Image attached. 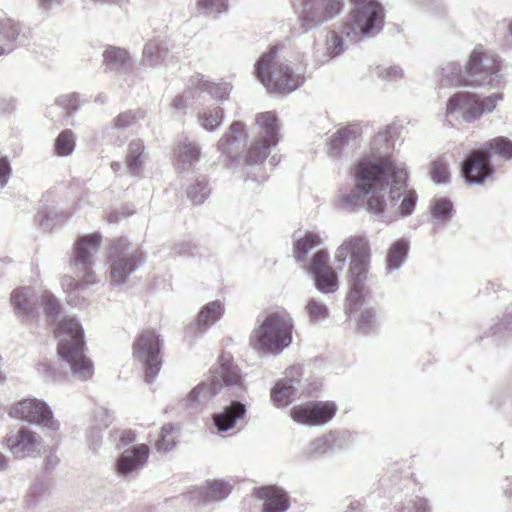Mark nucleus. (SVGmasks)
I'll use <instances>...</instances> for the list:
<instances>
[{
    "label": "nucleus",
    "mask_w": 512,
    "mask_h": 512,
    "mask_svg": "<svg viewBox=\"0 0 512 512\" xmlns=\"http://www.w3.org/2000/svg\"><path fill=\"white\" fill-rule=\"evenodd\" d=\"M392 129L388 126L375 135L370 144L371 154L356 163L354 182L357 194L339 198L338 207L342 210H356L362 203L361 198L368 196L366 209L377 216L386 217V212L392 208L401 217L410 216L414 212L417 193L407 188V171L389 156Z\"/></svg>",
    "instance_id": "obj_1"
},
{
    "label": "nucleus",
    "mask_w": 512,
    "mask_h": 512,
    "mask_svg": "<svg viewBox=\"0 0 512 512\" xmlns=\"http://www.w3.org/2000/svg\"><path fill=\"white\" fill-rule=\"evenodd\" d=\"M352 8L341 23L334 24L326 39L330 59L342 54L350 44L374 37L384 26V8L378 0H349Z\"/></svg>",
    "instance_id": "obj_2"
},
{
    "label": "nucleus",
    "mask_w": 512,
    "mask_h": 512,
    "mask_svg": "<svg viewBox=\"0 0 512 512\" xmlns=\"http://www.w3.org/2000/svg\"><path fill=\"white\" fill-rule=\"evenodd\" d=\"M350 255L349 294L347 312L357 311L363 304L366 294V280L370 260L368 239L363 235H354L345 240L335 252V261L342 269Z\"/></svg>",
    "instance_id": "obj_3"
},
{
    "label": "nucleus",
    "mask_w": 512,
    "mask_h": 512,
    "mask_svg": "<svg viewBox=\"0 0 512 512\" xmlns=\"http://www.w3.org/2000/svg\"><path fill=\"white\" fill-rule=\"evenodd\" d=\"M58 340L57 355L73 377L86 381L94 372L92 361L84 353V330L76 317H63L54 330Z\"/></svg>",
    "instance_id": "obj_4"
},
{
    "label": "nucleus",
    "mask_w": 512,
    "mask_h": 512,
    "mask_svg": "<svg viewBox=\"0 0 512 512\" xmlns=\"http://www.w3.org/2000/svg\"><path fill=\"white\" fill-rule=\"evenodd\" d=\"M223 387L232 390L235 397H241L246 391L240 368L225 355L219 358V368L183 399V405L189 409H197L216 396Z\"/></svg>",
    "instance_id": "obj_5"
},
{
    "label": "nucleus",
    "mask_w": 512,
    "mask_h": 512,
    "mask_svg": "<svg viewBox=\"0 0 512 512\" xmlns=\"http://www.w3.org/2000/svg\"><path fill=\"white\" fill-rule=\"evenodd\" d=\"M254 74L272 93H291L304 82L300 73L294 72L288 63L279 60L277 46L270 47L258 58Z\"/></svg>",
    "instance_id": "obj_6"
},
{
    "label": "nucleus",
    "mask_w": 512,
    "mask_h": 512,
    "mask_svg": "<svg viewBox=\"0 0 512 512\" xmlns=\"http://www.w3.org/2000/svg\"><path fill=\"white\" fill-rule=\"evenodd\" d=\"M493 155L505 160L512 159V141L504 136L485 142L479 149L470 152L461 162V175L468 184H482L494 174Z\"/></svg>",
    "instance_id": "obj_7"
},
{
    "label": "nucleus",
    "mask_w": 512,
    "mask_h": 512,
    "mask_svg": "<svg viewBox=\"0 0 512 512\" xmlns=\"http://www.w3.org/2000/svg\"><path fill=\"white\" fill-rule=\"evenodd\" d=\"M231 88L229 83L208 82L204 81L202 76L197 75L194 89H197V101L201 105L197 118L203 129L212 132L222 123L224 110L219 103L228 99Z\"/></svg>",
    "instance_id": "obj_8"
},
{
    "label": "nucleus",
    "mask_w": 512,
    "mask_h": 512,
    "mask_svg": "<svg viewBox=\"0 0 512 512\" xmlns=\"http://www.w3.org/2000/svg\"><path fill=\"white\" fill-rule=\"evenodd\" d=\"M101 245L100 234H88L79 236L74 243L72 256L69 261L71 270L82 278L76 280L72 277L66 278L69 289L79 291L96 282L94 273V256Z\"/></svg>",
    "instance_id": "obj_9"
},
{
    "label": "nucleus",
    "mask_w": 512,
    "mask_h": 512,
    "mask_svg": "<svg viewBox=\"0 0 512 512\" xmlns=\"http://www.w3.org/2000/svg\"><path fill=\"white\" fill-rule=\"evenodd\" d=\"M292 321L286 316L269 314L250 336V345L259 351L279 354L292 342Z\"/></svg>",
    "instance_id": "obj_10"
},
{
    "label": "nucleus",
    "mask_w": 512,
    "mask_h": 512,
    "mask_svg": "<svg viewBox=\"0 0 512 512\" xmlns=\"http://www.w3.org/2000/svg\"><path fill=\"white\" fill-rule=\"evenodd\" d=\"M145 262L144 253L125 238L115 240L109 249V276L113 285H122Z\"/></svg>",
    "instance_id": "obj_11"
},
{
    "label": "nucleus",
    "mask_w": 512,
    "mask_h": 512,
    "mask_svg": "<svg viewBox=\"0 0 512 512\" xmlns=\"http://www.w3.org/2000/svg\"><path fill=\"white\" fill-rule=\"evenodd\" d=\"M344 0H298L295 4L297 24L307 33L332 21L344 9Z\"/></svg>",
    "instance_id": "obj_12"
},
{
    "label": "nucleus",
    "mask_w": 512,
    "mask_h": 512,
    "mask_svg": "<svg viewBox=\"0 0 512 512\" xmlns=\"http://www.w3.org/2000/svg\"><path fill=\"white\" fill-rule=\"evenodd\" d=\"M500 69V58L482 46H477L465 64L466 86H495L500 82Z\"/></svg>",
    "instance_id": "obj_13"
},
{
    "label": "nucleus",
    "mask_w": 512,
    "mask_h": 512,
    "mask_svg": "<svg viewBox=\"0 0 512 512\" xmlns=\"http://www.w3.org/2000/svg\"><path fill=\"white\" fill-rule=\"evenodd\" d=\"M501 99L498 94H492L479 99L476 94L470 92H457L449 97L446 106L447 116L458 114L463 121L472 123L484 113L492 112Z\"/></svg>",
    "instance_id": "obj_14"
},
{
    "label": "nucleus",
    "mask_w": 512,
    "mask_h": 512,
    "mask_svg": "<svg viewBox=\"0 0 512 512\" xmlns=\"http://www.w3.org/2000/svg\"><path fill=\"white\" fill-rule=\"evenodd\" d=\"M163 340L155 330H144L133 344V357L143 364L145 381L151 383L162 366Z\"/></svg>",
    "instance_id": "obj_15"
},
{
    "label": "nucleus",
    "mask_w": 512,
    "mask_h": 512,
    "mask_svg": "<svg viewBox=\"0 0 512 512\" xmlns=\"http://www.w3.org/2000/svg\"><path fill=\"white\" fill-rule=\"evenodd\" d=\"M256 123L263 130L262 140H257L247 151L245 162L254 165L264 161L269 155L272 146H275L279 138V126L276 116L271 112L260 113L256 117Z\"/></svg>",
    "instance_id": "obj_16"
},
{
    "label": "nucleus",
    "mask_w": 512,
    "mask_h": 512,
    "mask_svg": "<svg viewBox=\"0 0 512 512\" xmlns=\"http://www.w3.org/2000/svg\"><path fill=\"white\" fill-rule=\"evenodd\" d=\"M9 415L54 432L60 426L59 422L54 420L53 413L47 403L36 398H26L16 403L10 408Z\"/></svg>",
    "instance_id": "obj_17"
},
{
    "label": "nucleus",
    "mask_w": 512,
    "mask_h": 512,
    "mask_svg": "<svg viewBox=\"0 0 512 512\" xmlns=\"http://www.w3.org/2000/svg\"><path fill=\"white\" fill-rule=\"evenodd\" d=\"M337 406L332 401H309L290 410L292 419L308 426L324 425L335 415Z\"/></svg>",
    "instance_id": "obj_18"
},
{
    "label": "nucleus",
    "mask_w": 512,
    "mask_h": 512,
    "mask_svg": "<svg viewBox=\"0 0 512 512\" xmlns=\"http://www.w3.org/2000/svg\"><path fill=\"white\" fill-rule=\"evenodd\" d=\"M307 272L312 276L314 285L321 293L335 292L338 287L336 271L329 266V254L325 250H318L311 257Z\"/></svg>",
    "instance_id": "obj_19"
},
{
    "label": "nucleus",
    "mask_w": 512,
    "mask_h": 512,
    "mask_svg": "<svg viewBox=\"0 0 512 512\" xmlns=\"http://www.w3.org/2000/svg\"><path fill=\"white\" fill-rule=\"evenodd\" d=\"M231 490L232 486L229 482L214 479L207 480L205 485L195 487L182 496L191 502L193 506H200L224 500L231 493Z\"/></svg>",
    "instance_id": "obj_20"
},
{
    "label": "nucleus",
    "mask_w": 512,
    "mask_h": 512,
    "mask_svg": "<svg viewBox=\"0 0 512 512\" xmlns=\"http://www.w3.org/2000/svg\"><path fill=\"white\" fill-rule=\"evenodd\" d=\"M6 444L16 458H25L40 454L43 449L42 438L26 427L6 438Z\"/></svg>",
    "instance_id": "obj_21"
},
{
    "label": "nucleus",
    "mask_w": 512,
    "mask_h": 512,
    "mask_svg": "<svg viewBox=\"0 0 512 512\" xmlns=\"http://www.w3.org/2000/svg\"><path fill=\"white\" fill-rule=\"evenodd\" d=\"M13 312L22 324H31L37 316L39 297L29 287L15 288L10 296Z\"/></svg>",
    "instance_id": "obj_22"
},
{
    "label": "nucleus",
    "mask_w": 512,
    "mask_h": 512,
    "mask_svg": "<svg viewBox=\"0 0 512 512\" xmlns=\"http://www.w3.org/2000/svg\"><path fill=\"white\" fill-rule=\"evenodd\" d=\"M149 457V447L146 444L133 446L125 449L116 461V470L126 476L132 472L141 469Z\"/></svg>",
    "instance_id": "obj_23"
},
{
    "label": "nucleus",
    "mask_w": 512,
    "mask_h": 512,
    "mask_svg": "<svg viewBox=\"0 0 512 512\" xmlns=\"http://www.w3.org/2000/svg\"><path fill=\"white\" fill-rule=\"evenodd\" d=\"M253 495L263 501L262 512H286L289 509L287 493L274 485L254 488Z\"/></svg>",
    "instance_id": "obj_24"
},
{
    "label": "nucleus",
    "mask_w": 512,
    "mask_h": 512,
    "mask_svg": "<svg viewBox=\"0 0 512 512\" xmlns=\"http://www.w3.org/2000/svg\"><path fill=\"white\" fill-rule=\"evenodd\" d=\"M349 438L348 432L331 431L310 442L306 455L308 458H318L327 452L342 448Z\"/></svg>",
    "instance_id": "obj_25"
},
{
    "label": "nucleus",
    "mask_w": 512,
    "mask_h": 512,
    "mask_svg": "<svg viewBox=\"0 0 512 512\" xmlns=\"http://www.w3.org/2000/svg\"><path fill=\"white\" fill-rule=\"evenodd\" d=\"M300 368L290 367L286 371V377L279 380L271 390V399L277 406H286L290 403L298 391L299 380L294 378L299 374Z\"/></svg>",
    "instance_id": "obj_26"
},
{
    "label": "nucleus",
    "mask_w": 512,
    "mask_h": 512,
    "mask_svg": "<svg viewBox=\"0 0 512 512\" xmlns=\"http://www.w3.org/2000/svg\"><path fill=\"white\" fill-rule=\"evenodd\" d=\"M174 155L176 169L189 171L200 160L201 148L197 142L185 138L177 143Z\"/></svg>",
    "instance_id": "obj_27"
},
{
    "label": "nucleus",
    "mask_w": 512,
    "mask_h": 512,
    "mask_svg": "<svg viewBox=\"0 0 512 512\" xmlns=\"http://www.w3.org/2000/svg\"><path fill=\"white\" fill-rule=\"evenodd\" d=\"M246 414V406L237 400L232 401L221 412L215 413L213 423L219 432H227Z\"/></svg>",
    "instance_id": "obj_28"
},
{
    "label": "nucleus",
    "mask_w": 512,
    "mask_h": 512,
    "mask_svg": "<svg viewBox=\"0 0 512 512\" xmlns=\"http://www.w3.org/2000/svg\"><path fill=\"white\" fill-rule=\"evenodd\" d=\"M246 138L245 125L240 121H234L229 127V132L219 140L218 149L232 158L234 154L237 155L241 143H244Z\"/></svg>",
    "instance_id": "obj_29"
},
{
    "label": "nucleus",
    "mask_w": 512,
    "mask_h": 512,
    "mask_svg": "<svg viewBox=\"0 0 512 512\" xmlns=\"http://www.w3.org/2000/svg\"><path fill=\"white\" fill-rule=\"evenodd\" d=\"M169 56V47L165 41H148L142 52L141 65L155 68L163 65Z\"/></svg>",
    "instance_id": "obj_30"
},
{
    "label": "nucleus",
    "mask_w": 512,
    "mask_h": 512,
    "mask_svg": "<svg viewBox=\"0 0 512 512\" xmlns=\"http://www.w3.org/2000/svg\"><path fill=\"white\" fill-rule=\"evenodd\" d=\"M21 24L10 18H0V56L8 55L16 47Z\"/></svg>",
    "instance_id": "obj_31"
},
{
    "label": "nucleus",
    "mask_w": 512,
    "mask_h": 512,
    "mask_svg": "<svg viewBox=\"0 0 512 512\" xmlns=\"http://www.w3.org/2000/svg\"><path fill=\"white\" fill-rule=\"evenodd\" d=\"M359 133L360 128L357 124H350L338 129L332 134L328 142V155L332 158H339L345 146L351 140L356 139Z\"/></svg>",
    "instance_id": "obj_32"
},
{
    "label": "nucleus",
    "mask_w": 512,
    "mask_h": 512,
    "mask_svg": "<svg viewBox=\"0 0 512 512\" xmlns=\"http://www.w3.org/2000/svg\"><path fill=\"white\" fill-rule=\"evenodd\" d=\"M130 64V58L126 50L109 46L103 52V66L105 71L123 72Z\"/></svg>",
    "instance_id": "obj_33"
},
{
    "label": "nucleus",
    "mask_w": 512,
    "mask_h": 512,
    "mask_svg": "<svg viewBox=\"0 0 512 512\" xmlns=\"http://www.w3.org/2000/svg\"><path fill=\"white\" fill-rule=\"evenodd\" d=\"M147 158L148 153L146 152V147L141 140L135 139L129 142L125 156V163L131 174L136 175L144 166Z\"/></svg>",
    "instance_id": "obj_34"
},
{
    "label": "nucleus",
    "mask_w": 512,
    "mask_h": 512,
    "mask_svg": "<svg viewBox=\"0 0 512 512\" xmlns=\"http://www.w3.org/2000/svg\"><path fill=\"white\" fill-rule=\"evenodd\" d=\"M322 240L319 234L313 231H306L302 237L295 240L293 244V255L297 263L305 262L309 252L320 246Z\"/></svg>",
    "instance_id": "obj_35"
},
{
    "label": "nucleus",
    "mask_w": 512,
    "mask_h": 512,
    "mask_svg": "<svg viewBox=\"0 0 512 512\" xmlns=\"http://www.w3.org/2000/svg\"><path fill=\"white\" fill-rule=\"evenodd\" d=\"M224 314L223 304L216 300L203 306L197 319L196 325L202 331H206L211 325L218 321Z\"/></svg>",
    "instance_id": "obj_36"
},
{
    "label": "nucleus",
    "mask_w": 512,
    "mask_h": 512,
    "mask_svg": "<svg viewBox=\"0 0 512 512\" xmlns=\"http://www.w3.org/2000/svg\"><path fill=\"white\" fill-rule=\"evenodd\" d=\"M409 243L405 239L394 242L388 250L386 256V270L393 272L398 270L406 261L408 256Z\"/></svg>",
    "instance_id": "obj_37"
},
{
    "label": "nucleus",
    "mask_w": 512,
    "mask_h": 512,
    "mask_svg": "<svg viewBox=\"0 0 512 512\" xmlns=\"http://www.w3.org/2000/svg\"><path fill=\"white\" fill-rule=\"evenodd\" d=\"M144 116L143 110L139 108L121 112L113 119V128L117 131H125L143 119Z\"/></svg>",
    "instance_id": "obj_38"
},
{
    "label": "nucleus",
    "mask_w": 512,
    "mask_h": 512,
    "mask_svg": "<svg viewBox=\"0 0 512 512\" xmlns=\"http://www.w3.org/2000/svg\"><path fill=\"white\" fill-rule=\"evenodd\" d=\"M50 481L47 477L42 476L36 479L31 485L26 496V502L29 507L35 506L39 501L48 494Z\"/></svg>",
    "instance_id": "obj_39"
},
{
    "label": "nucleus",
    "mask_w": 512,
    "mask_h": 512,
    "mask_svg": "<svg viewBox=\"0 0 512 512\" xmlns=\"http://www.w3.org/2000/svg\"><path fill=\"white\" fill-rule=\"evenodd\" d=\"M211 190L205 177L198 178L195 183L187 189V197L194 205L204 203Z\"/></svg>",
    "instance_id": "obj_40"
},
{
    "label": "nucleus",
    "mask_w": 512,
    "mask_h": 512,
    "mask_svg": "<svg viewBox=\"0 0 512 512\" xmlns=\"http://www.w3.org/2000/svg\"><path fill=\"white\" fill-rule=\"evenodd\" d=\"M441 76L448 83L466 85L465 68L463 69V67L457 62H449L444 67H442Z\"/></svg>",
    "instance_id": "obj_41"
},
{
    "label": "nucleus",
    "mask_w": 512,
    "mask_h": 512,
    "mask_svg": "<svg viewBox=\"0 0 512 512\" xmlns=\"http://www.w3.org/2000/svg\"><path fill=\"white\" fill-rule=\"evenodd\" d=\"M54 149L59 156L71 154L75 149L74 133L69 129L62 131L55 140Z\"/></svg>",
    "instance_id": "obj_42"
},
{
    "label": "nucleus",
    "mask_w": 512,
    "mask_h": 512,
    "mask_svg": "<svg viewBox=\"0 0 512 512\" xmlns=\"http://www.w3.org/2000/svg\"><path fill=\"white\" fill-rule=\"evenodd\" d=\"M448 161L444 157H438L431 162L430 175L436 184H444L449 181Z\"/></svg>",
    "instance_id": "obj_43"
},
{
    "label": "nucleus",
    "mask_w": 512,
    "mask_h": 512,
    "mask_svg": "<svg viewBox=\"0 0 512 512\" xmlns=\"http://www.w3.org/2000/svg\"><path fill=\"white\" fill-rule=\"evenodd\" d=\"M431 214L433 218L445 222L451 220L453 216V203L446 197L435 199Z\"/></svg>",
    "instance_id": "obj_44"
},
{
    "label": "nucleus",
    "mask_w": 512,
    "mask_h": 512,
    "mask_svg": "<svg viewBox=\"0 0 512 512\" xmlns=\"http://www.w3.org/2000/svg\"><path fill=\"white\" fill-rule=\"evenodd\" d=\"M39 300L45 315L52 320H56L61 312V304L58 299L52 293L45 291Z\"/></svg>",
    "instance_id": "obj_45"
},
{
    "label": "nucleus",
    "mask_w": 512,
    "mask_h": 512,
    "mask_svg": "<svg viewBox=\"0 0 512 512\" xmlns=\"http://www.w3.org/2000/svg\"><path fill=\"white\" fill-rule=\"evenodd\" d=\"M305 310L308 314L310 322L313 324L326 319L329 315L326 305L314 298L308 300L305 306Z\"/></svg>",
    "instance_id": "obj_46"
},
{
    "label": "nucleus",
    "mask_w": 512,
    "mask_h": 512,
    "mask_svg": "<svg viewBox=\"0 0 512 512\" xmlns=\"http://www.w3.org/2000/svg\"><path fill=\"white\" fill-rule=\"evenodd\" d=\"M396 512H429L428 500L418 496L411 497L405 503L395 505Z\"/></svg>",
    "instance_id": "obj_47"
},
{
    "label": "nucleus",
    "mask_w": 512,
    "mask_h": 512,
    "mask_svg": "<svg viewBox=\"0 0 512 512\" xmlns=\"http://www.w3.org/2000/svg\"><path fill=\"white\" fill-rule=\"evenodd\" d=\"M64 219L63 215H58L56 212L47 209L39 211L35 217V221L44 231H51L54 226Z\"/></svg>",
    "instance_id": "obj_48"
},
{
    "label": "nucleus",
    "mask_w": 512,
    "mask_h": 512,
    "mask_svg": "<svg viewBox=\"0 0 512 512\" xmlns=\"http://www.w3.org/2000/svg\"><path fill=\"white\" fill-rule=\"evenodd\" d=\"M174 430V426L170 423L165 424L160 432L159 438L156 441L157 451L167 452L175 446L174 438L171 437V433Z\"/></svg>",
    "instance_id": "obj_49"
},
{
    "label": "nucleus",
    "mask_w": 512,
    "mask_h": 512,
    "mask_svg": "<svg viewBox=\"0 0 512 512\" xmlns=\"http://www.w3.org/2000/svg\"><path fill=\"white\" fill-rule=\"evenodd\" d=\"M198 8L204 14L222 13L228 8V0H198Z\"/></svg>",
    "instance_id": "obj_50"
},
{
    "label": "nucleus",
    "mask_w": 512,
    "mask_h": 512,
    "mask_svg": "<svg viewBox=\"0 0 512 512\" xmlns=\"http://www.w3.org/2000/svg\"><path fill=\"white\" fill-rule=\"evenodd\" d=\"M376 313L374 309L367 308L361 311L359 320H358V326L359 329L364 333L368 334L369 332L373 331L376 327Z\"/></svg>",
    "instance_id": "obj_51"
},
{
    "label": "nucleus",
    "mask_w": 512,
    "mask_h": 512,
    "mask_svg": "<svg viewBox=\"0 0 512 512\" xmlns=\"http://www.w3.org/2000/svg\"><path fill=\"white\" fill-rule=\"evenodd\" d=\"M56 104L67 111L71 115L78 111L80 107V99L78 93H71L68 95H61L56 99Z\"/></svg>",
    "instance_id": "obj_52"
},
{
    "label": "nucleus",
    "mask_w": 512,
    "mask_h": 512,
    "mask_svg": "<svg viewBox=\"0 0 512 512\" xmlns=\"http://www.w3.org/2000/svg\"><path fill=\"white\" fill-rule=\"evenodd\" d=\"M191 82V85L181 95H178L174 98L172 106L176 110H182L190 101L194 99L197 100V89H194V80L192 79Z\"/></svg>",
    "instance_id": "obj_53"
},
{
    "label": "nucleus",
    "mask_w": 512,
    "mask_h": 512,
    "mask_svg": "<svg viewBox=\"0 0 512 512\" xmlns=\"http://www.w3.org/2000/svg\"><path fill=\"white\" fill-rule=\"evenodd\" d=\"M172 252L177 256H196L198 254V246L190 240L177 241Z\"/></svg>",
    "instance_id": "obj_54"
},
{
    "label": "nucleus",
    "mask_w": 512,
    "mask_h": 512,
    "mask_svg": "<svg viewBox=\"0 0 512 512\" xmlns=\"http://www.w3.org/2000/svg\"><path fill=\"white\" fill-rule=\"evenodd\" d=\"M377 76L385 81L395 82L403 77V71L398 66L378 67Z\"/></svg>",
    "instance_id": "obj_55"
},
{
    "label": "nucleus",
    "mask_w": 512,
    "mask_h": 512,
    "mask_svg": "<svg viewBox=\"0 0 512 512\" xmlns=\"http://www.w3.org/2000/svg\"><path fill=\"white\" fill-rule=\"evenodd\" d=\"M94 421L97 428L106 429L113 422V413L104 407H98L94 410Z\"/></svg>",
    "instance_id": "obj_56"
},
{
    "label": "nucleus",
    "mask_w": 512,
    "mask_h": 512,
    "mask_svg": "<svg viewBox=\"0 0 512 512\" xmlns=\"http://www.w3.org/2000/svg\"><path fill=\"white\" fill-rule=\"evenodd\" d=\"M37 370L46 381H57L61 376L57 368L50 362H40L37 365Z\"/></svg>",
    "instance_id": "obj_57"
},
{
    "label": "nucleus",
    "mask_w": 512,
    "mask_h": 512,
    "mask_svg": "<svg viewBox=\"0 0 512 512\" xmlns=\"http://www.w3.org/2000/svg\"><path fill=\"white\" fill-rule=\"evenodd\" d=\"M103 429L97 428L96 426L90 427L87 433V441L89 444V447L93 451H97L101 446V439H102V432Z\"/></svg>",
    "instance_id": "obj_58"
},
{
    "label": "nucleus",
    "mask_w": 512,
    "mask_h": 512,
    "mask_svg": "<svg viewBox=\"0 0 512 512\" xmlns=\"http://www.w3.org/2000/svg\"><path fill=\"white\" fill-rule=\"evenodd\" d=\"M11 166L8 158L6 156H0V188H3L10 176H11Z\"/></svg>",
    "instance_id": "obj_59"
},
{
    "label": "nucleus",
    "mask_w": 512,
    "mask_h": 512,
    "mask_svg": "<svg viewBox=\"0 0 512 512\" xmlns=\"http://www.w3.org/2000/svg\"><path fill=\"white\" fill-rule=\"evenodd\" d=\"M63 3V0H38L39 8L43 11H49L59 7Z\"/></svg>",
    "instance_id": "obj_60"
},
{
    "label": "nucleus",
    "mask_w": 512,
    "mask_h": 512,
    "mask_svg": "<svg viewBox=\"0 0 512 512\" xmlns=\"http://www.w3.org/2000/svg\"><path fill=\"white\" fill-rule=\"evenodd\" d=\"M136 435L133 431H124L120 437V442L123 446H127L135 441Z\"/></svg>",
    "instance_id": "obj_61"
},
{
    "label": "nucleus",
    "mask_w": 512,
    "mask_h": 512,
    "mask_svg": "<svg viewBox=\"0 0 512 512\" xmlns=\"http://www.w3.org/2000/svg\"><path fill=\"white\" fill-rule=\"evenodd\" d=\"M59 463V458L56 455H48L44 460L46 470L54 469Z\"/></svg>",
    "instance_id": "obj_62"
},
{
    "label": "nucleus",
    "mask_w": 512,
    "mask_h": 512,
    "mask_svg": "<svg viewBox=\"0 0 512 512\" xmlns=\"http://www.w3.org/2000/svg\"><path fill=\"white\" fill-rule=\"evenodd\" d=\"M509 400V396L507 394H499L495 396L492 400V404L497 408L501 409L503 405H505Z\"/></svg>",
    "instance_id": "obj_63"
},
{
    "label": "nucleus",
    "mask_w": 512,
    "mask_h": 512,
    "mask_svg": "<svg viewBox=\"0 0 512 512\" xmlns=\"http://www.w3.org/2000/svg\"><path fill=\"white\" fill-rule=\"evenodd\" d=\"M345 512H362V505L359 501H353Z\"/></svg>",
    "instance_id": "obj_64"
}]
</instances>
